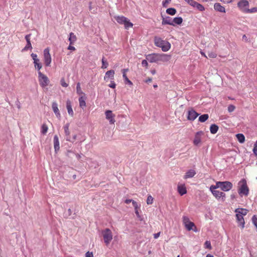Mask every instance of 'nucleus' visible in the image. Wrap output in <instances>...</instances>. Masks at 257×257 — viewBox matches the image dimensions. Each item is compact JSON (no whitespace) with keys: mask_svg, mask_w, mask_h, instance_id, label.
<instances>
[{"mask_svg":"<svg viewBox=\"0 0 257 257\" xmlns=\"http://www.w3.org/2000/svg\"><path fill=\"white\" fill-rule=\"evenodd\" d=\"M209 118V115L208 114H204L203 115H201L199 117V121L203 122H205L206 120H207Z\"/></svg>","mask_w":257,"mask_h":257,"instance_id":"7c9ffc66","label":"nucleus"},{"mask_svg":"<svg viewBox=\"0 0 257 257\" xmlns=\"http://www.w3.org/2000/svg\"><path fill=\"white\" fill-rule=\"evenodd\" d=\"M132 204L135 210H137V208H139V206L137 202L133 200L132 201Z\"/></svg>","mask_w":257,"mask_h":257,"instance_id":"603ef678","label":"nucleus"},{"mask_svg":"<svg viewBox=\"0 0 257 257\" xmlns=\"http://www.w3.org/2000/svg\"><path fill=\"white\" fill-rule=\"evenodd\" d=\"M86 257H93L92 252L87 251L85 254Z\"/></svg>","mask_w":257,"mask_h":257,"instance_id":"864d4df0","label":"nucleus"},{"mask_svg":"<svg viewBox=\"0 0 257 257\" xmlns=\"http://www.w3.org/2000/svg\"><path fill=\"white\" fill-rule=\"evenodd\" d=\"M108 86L111 88H115L116 87V84L114 81H111V83L108 85Z\"/></svg>","mask_w":257,"mask_h":257,"instance_id":"09e8293b","label":"nucleus"},{"mask_svg":"<svg viewBox=\"0 0 257 257\" xmlns=\"http://www.w3.org/2000/svg\"><path fill=\"white\" fill-rule=\"evenodd\" d=\"M203 134L204 133L202 131L196 133L193 141V143L195 145L197 146L201 143V137Z\"/></svg>","mask_w":257,"mask_h":257,"instance_id":"ddd939ff","label":"nucleus"},{"mask_svg":"<svg viewBox=\"0 0 257 257\" xmlns=\"http://www.w3.org/2000/svg\"><path fill=\"white\" fill-rule=\"evenodd\" d=\"M237 7L241 11L246 13V11L249 7V3L247 0H240L237 3Z\"/></svg>","mask_w":257,"mask_h":257,"instance_id":"9d476101","label":"nucleus"},{"mask_svg":"<svg viewBox=\"0 0 257 257\" xmlns=\"http://www.w3.org/2000/svg\"><path fill=\"white\" fill-rule=\"evenodd\" d=\"M76 92H77V93L79 95L84 94L81 90V86H80V83L79 82H78L77 83Z\"/></svg>","mask_w":257,"mask_h":257,"instance_id":"72a5a7b5","label":"nucleus"},{"mask_svg":"<svg viewBox=\"0 0 257 257\" xmlns=\"http://www.w3.org/2000/svg\"><path fill=\"white\" fill-rule=\"evenodd\" d=\"M162 24L164 25H170L175 26L174 24L172 22V19L169 17L166 18H163L162 22Z\"/></svg>","mask_w":257,"mask_h":257,"instance_id":"412c9836","label":"nucleus"},{"mask_svg":"<svg viewBox=\"0 0 257 257\" xmlns=\"http://www.w3.org/2000/svg\"><path fill=\"white\" fill-rule=\"evenodd\" d=\"M142 65L143 67H145L146 68L148 67V63L147 60H143L142 62Z\"/></svg>","mask_w":257,"mask_h":257,"instance_id":"8fccbe9b","label":"nucleus"},{"mask_svg":"<svg viewBox=\"0 0 257 257\" xmlns=\"http://www.w3.org/2000/svg\"><path fill=\"white\" fill-rule=\"evenodd\" d=\"M171 2V0H165L163 2V6L164 7H168V4Z\"/></svg>","mask_w":257,"mask_h":257,"instance_id":"de8ad7c7","label":"nucleus"},{"mask_svg":"<svg viewBox=\"0 0 257 257\" xmlns=\"http://www.w3.org/2000/svg\"><path fill=\"white\" fill-rule=\"evenodd\" d=\"M31 56L34 60L35 67L37 68L38 70H40L42 68V66L40 62V60L37 58V55L36 54L32 53Z\"/></svg>","mask_w":257,"mask_h":257,"instance_id":"f8f14e48","label":"nucleus"},{"mask_svg":"<svg viewBox=\"0 0 257 257\" xmlns=\"http://www.w3.org/2000/svg\"><path fill=\"white\" fill-rule=\"evenodd\" d=\"M68 50H72V51H75V48L74 46H72V45L70 44L69 46L68 47Z\"/></svg>","mask_w":257,"mask_h":257,"instance_id":"13d9d810","label":"nucleus"},{"mask_svg":"<svg viewBox=\"0 0 257 257\" xmlns=\"http://www.w3.org/2000/svg\"><path fill=\"white\" fill-rule=\"evenodd\" d=\"M200 54H201L202 56L205 57V58H207V56H206V54L203 51H201L200 52Z\"/></svg>","mask_w":257,"mask_h":257,"instance_id":"0e129e2a","label":"nucleus"},{"mask_svg":"<svg viewBox=\"0 0 257 257\" xmlns=\"http://www.w3.org/2000/svg\"><path fill=\"white\" fill-rule=\"evenodd\" d=\"M54 147L55 152L59 151L60 149L59 138L57 135L54 136L53 139Z\"/></svg>","mask_w":257,"mask_h":257,"instance_id":"4be33fe9","label":"nucleus"},{"mask_svg":"<svg viewBox=\"0 0 257 257\" xmlns=\"http://www.w3.org/2000/svg\"><path fill=\"white\" fill-rule=\"evenodd\" d=\"M115 19L119 24L124 25L125 28L126 29L132 28L133 26V23H132L127 18L124 16H117L115 17Z\"/></svg>","mask_w":257,"mask_h":257,"instance_id":"20e7f679","label":"nucleus"},{"mask_svg":"<svg viewBox=\"0 0 257 257\" xmlns=\"http://www.w3.org/2000/svg\"><path fill=\"white\" fill-rule=\"evenodd\" d=\"M236 138L240 143H242L245 141V137L243 134H238L236 135Z\"/></svg>","mask_w":257,"mask_h":257,"instance_id":"2f4dec72","label":"nucleus"},{"mask_svg":"<svg viewBox=\"0 0 257 257\" xmlns=\"http://www.w3.org/2000/svg\"><path fill=\"white\" fill-rule=\"evenodd\" d=\"M218 185L217 187H219L224 191H228L233 186L232 184L229 181L218 182Z\"/></svg>","mask_w":257,"mask_h":257,"instance_id":"6e6552de","label":"nucleus"},{"mask_svg":"<svg viewBox=\"0 0 257 257\" xmlns=\"http://www.w3.org/2000/svg\"><path fill=\"white\" fill-rule=\"evenodd\" d=\"M114 73V71L113 70L107 71L106 72L105 75L104 77V80L107 81L109 79L111 80H113Z\"/></svg>","mask_w":257,"mask_h":257,"instance_id":"6ab92c4d","label":"nucleus"},{"mask_svg":"<svg viewBox=\"0 0 257 257\" xmlns=\"http://www.w3.org/2000/svg\"><path fill=\"white\" fill-rule=\"evenodd\" d=\"M153 200L154 199L152 196L151 195H149L147 199V203L148 205L152 204L153 202Z\"/></svg>","mask_w":257,"mask_h":257,"instance_id":"58836bf2","label":"nucleus"},{"mask_svg":"<svg viewBox=\"0 0 257 257\" xmlns=\"http://www.w3.org/2000/svg\"><path fill=\"white\" fill-rule=\"evenodd\" d=\"M79 102L80 107L83 108V107H85L86 106L85 99L83 98V96H81L79 97Z\"/></svg>","mask_w":257,"mask_h":257,"instance_id":"473e14b6","label":"nucleus"},{"mask_svg":"<svg viewBox=\"0 0 257 257\" xmlns=\"http://www.w3.org/2000/svg\"><path fill=\"white\" fill-rule=\"evenodd\" d=\"M238 193L242 197L247 196L249 194V188L247 186L246 181L245 179H242L238 183Z\"/></svg>","mask_w":257,"mask_h":257,"instance_id":"7ed1b4c3","label":"nucleus"},{"mask_svg":"<svg viewBox=\"0 0 257 257\" xmlns=\"http://www.w3.org/2000/svg\"><path fill=\"white\" fill-rule=\"evenodd\" d=\"M76 138H77V136L76 135H74L73 137V138H72V140H71V142L74 141L76 139Z\"/></svg>","mask_w":257,"mask_h":257,"instance_id":"69168bd1","label":"nucleus"},{"mask_svg":"<svg viewBox=\"0 0 257 257\" xmlns=\"http://www.w3.org/2000/svg\"><path fill=\"white\" fill-rule=\"evenodd\" d=\"M160 232H158L157 233L154 234V238L155 239H157V238L159 237V236H160Z\"/></svg>","mask_w":257,"mask_h":257,"instance_id":"052dcab7","label":"nucleus"},{"mask_svg":"<svg viewBox=\"0 0 257 257\" xmlns=\"http://www.w3.org/2000/svg\"><path fill=\"white\" fill-rule=\"evenodd\" d=\"M236 213V218L237 221L239 223L240 226L242 228H243L244 227V224L245 222L243 218V216L241 215L240 214L238 213Z\"/></svg>","mask_w":257,"mask_h":257,"instance_id":"a211bd4d","label":"nucleus"},{"mask_svg":"<svg viewBox=\"0 0 257 257\" xmlns=\"http://www.w3.org/2000/svg\"><path fill=\"white\" fill-rule=\"evenodd\" d=\"M44 60L45 65L46 66H50L52 59L49 48H47L44 50Z\"/></svg>","mask_w":257,"mask_h":257,"instance_id":"1a4fd4ad","label":"nucleus"},{"mask_svg":"<svg viewBox=\"0 0 257 257\" xmlns=\"http://www.w3.org/2000/svg\"><path fill=\"white\" fill-rule=\"evenodd\" d=\"M77 38L75 35L72 32H71L69 34V41L70 44L72 45L76 41Z\"/></svg>","mask_w":257,"mask_h":257,"instance_id":"cd10ccee","label":"nucleus"},{"mask_svg":"<svg viewBox=\"0 0 257 257\" xmlns=\"http://www.w3.org/2000/svg\"><path fill=\"white\" fill-rule=\"evenodd\" d=\"M183 222L186 228L188 231L193 230L195 232L197 231L196 227L195 226V224L193 222L190 221L188 217L183 216Z\"/></svg>","mask_w":257,"mask_h":257,"instance_id":"423d86ee","label":"nucleus"},{"mask_svg":"<svg viewBox=\"0 0 257 257\" xmlns=\"http://www.w3.org/2000/svg\"><path fill=\"white\" fill-rule=\"evenodd\" d=\"M154 44L156 46L161 48L163 52L168 51L171 47V44L168 41L156 36L154 38Z\"/></svg>","mask_w":257,"mask_h":257,"instance_id":"f03ea898","label":"nucleus"},{"mask_svg":"<svg viewBox=\"0 0 257 257\" xmlns=\"http://www.w3.org/2000/svg\"><path fill=\"white\" fill-rule=\"evenodd\" d=\"M52 107L54 112L55 113L56 116L58 118H60L61 117V114L59 112V110L58 108L57 104L56 102H53L52 104Z\"/></svg>","mask_w":257,"mask_h":257,"instance_id":"aec40b11","label":"nucleus"},{"mask_svg":"<svg viewBox=\"0 0 257 257\" xmlns=\"http://www.w3.org/2000/svg\"><path fill=\"white\" fill-rule=\"evenodd\" d=\"M235 213H238L242 215L243 216L247 214L248 210L244 208H236L235 211Z\"/></svg>","mask_w":257,"mask_h":257,"instance_id":"bb28decb","label":"nucleus"},{"mask_svg":"<svg viewBox=\"0 0 257 257\" xmlns=\"http://www.w3.org/2000/svg\"><path fill=\"white\" fill-rule=\"evenodd\" d=\"M132 201H133V200H132V199H126L125 200L124 202L126 204H129L130 203L132 202Z\"/></svg>","mask_w":257,"mask_h":257,"instance_id":"bf43d9fd","label":"nucleus"},{"mask_svg":"<svg viewBox=\"0 0 257 257\" xmlns=\"http://www.w3.org/2000/svg\"><path fill=\"white\" fill-rule=\"evenodd\" d=\"M218 130V126L215 124H211L210 127V132L211 134H216L217 131Z\"/></svg>","mask_w":257,"mask_h":257,"instance_id":"c85d7f7f","label":"nucleus"},{"mask_svg":"<svg viewBox=\"0 0 257 257\" xmlns=\"http://www.w3.org/2000/svg\"><path fill=\"white\" fill-rule=\"evenodd\" d=\"M31 36V34H30L27 35L25 36V39L27 41V43L31 42V41H30Z\"/></svg>","mask_w":257,"mask_h":257,"instance_id":"3c124183","label":"nucleus"},{"mask_svg":"<svg viewBox=\"0 0 257 257\" xmlns=\"http://www.w3.org/2000/svg\"><path fill=\"white\" fill-rule=\"evenodd\" d=\"M177 191L181 196L187 193V189L184 184H179L177 186Z\"/></svg>","mask_w":257,"mask_h":257,"instance_id":"2eb2a0df","label":"nucleus"},{"mask_svg":"<svg viewBox=\"0 0 257 257\" xmlns=\"http://www.w3.org/2000/svg\"><path fill=\"white\" fill-rule=\"evenodd\" d=\"M174 25H181L183 22V19L181 17H176L172 20Z\"/></svg>","mask_w":257,"mask_h":257,"instance_id":"c756f323","label":"nucleus"},{"mask_svg":"<svg viewBox=\"0 0 257 257\" xmlns=\"http://www.w3.org/2000/svg\"><path fill=\"white\" fill-rule=\"evenodd\" d=\"M217 185H218V182H217L216 183V185H211L210 187V190L211 191V192H212V193H213V191H216V189L217 188H218L219 187H217Z\"/></svg>","mask_w":257,"mask_h":257,"instance_id":"4c0bfd02","label":"nucleus"},{"mask_svg":"<svg viewBox=\"0 0 257 257\" xmlns=\"http://www.w3.org/2000/svg\"><path fill=\"white\" fill-rule=\"evenodd\" d=\"M102 234L104 243L106 245H108L113 238L111 231L109 228H105L102 231Z\"/></svg>","mask_w":257,"mask_h":257,"instance_id":"39448f33","label":"nucleus"},{"mask_svg":"<svg viewBox=\"0 0 257 257\" xmlns=\"http://www.w3.org/2000/svg\"><path fill=\"white\" fill-rule=\"evenodd\" d=\"M66 107L69 114L71 116H73L74 112L72 108L71 102L69 100H67L66 101Z\"/></svg>","mask_w":257,"mask_h":257,"instance_id":"5701e85b","label":"nucleus"},{"mask_svg":"<svg viewBox=\"0 0 257 257\" xmlns=\"http://www.w3.org/2000/svg\"><path fill=\"white\" fill-rule=\"evenodd\" d=\"M196 173L194 170H189L186 173L184 176V178L186 179L189 178H192L196 175Z\"/></svg>","mask_w":257,"mask_h":257,"instance_id":"b1692460","label":"nucleus"},{"mask_svg":"<svg viewBox=\"0 0 257 257\" xmlns=\"http://www.w3.org/2000/svg\"><path fill=\"white\" fill-rule=\"evenodd\" d=\"M152 78H149L148 79H147V80H145V82H146V83L150 82L152 81Z\"/></svg>","mask_w":257,"mask_h":257,"instance_id":"e2e57ef3","label":"nucleus"},{"mask_svg":"<svg viewBox=\"0 0 257 257\" xmlns=\"http://www.w3.org/2000/svg\"><path fill=\"white\" fill-rule=\"evenodd\" d=\"M206 257H214V256L210 254H207Z\"/></svg>","mask_w":257,"mask_h":257,"instance_id":"774afa93","label":"nucleus"},{"mask_svg":"<svg viewBox=\"0 0 257 257\" xmlns=\"http://www.w3.org/2000/svg\"><path fill=\"white\" fill-rule=\"evenodd\" d=\"M214 8L216 11L225 13V8L222 6L220 3H215L214 5Z\"/></svg>","mask_w":257,"mask_h":257,"instance_id":"393cba45","label":"nucleus"},{"mask_svg":"<svg viewBox=\"0 0 257 257\" xmlns=\"http://www.w3.org/2000/svg\"><path fill=\"white\" fill-rule=\"evenodd\" d=\"M38 80L40 85L42 87H46L48 85L49 83V80L48 77L40 71L38 72Z\"/></svg>","mask_w":257,"mask_h":257,"instance_id":"0eeeda50","label":"nucleus"},{"mask_svg":"<svg viewBox=\"0 0 257 257\" xmlns=\"http://www.w3.org/2000/svg\"><path fill=\"white\" fill-rule=\"evenodd\" d=\"M61 84L63 87H67L68 86V84L65 81L64 78L61 79Z\"/></svg>","mask_w":257,"mask_h":257,"instance_id":"49530a36","label":"nucleus"},{"mask_svg":"<svg viewBox=\"0 0 257 257\" xmlns=\"http://www.w3.org/2000/svg\"><path fill=\"white\" fill-rule=\"evenodd\" d=\"M208 56L211 58H215L217 57V54L214 52H210L208 53Z\"/></svg>","mask_w":257,"mask_h":257,"instance_id":"79ce46f5","label":"nucleus"},{"mask_svg":"<svg viewBox=\"0 0 257 257\" xmlns=\"http://www.w3.org/2000/svg\"><path fill=\"white\" fill-rule=\"evenodd\" d=\"M198 115L199 114L197 113L194 109L191 108L188 111L187 118L190 120H194Z\"/></svg>","mask_w":257,"mask_h":257,"instance_id":"4468645a","label":"nucleus"},{"mask_svg":"<svg viewBox=\"0 0 257 257\" xmlns=\"http://www.w3.org/2000/svg\"><path fill=\"white\" fill-rule=\"evenodd\" d=\"M138 209L139 208H137V210H135V213L136 214L137 216L138 217H140V214H139V212Z\"/></svg>","mask_w":257,"mask_h":257,"instance_id":"680f3d73","label":"nucleus"},{"mask_svg":"<svg viewBox=\"0 0 257 257\" xmlns=\"http://www.w3.org/2000/svg\"><path fill=\"white\" fill-rule=\"evenodd\" d=\"M186 2H187L190 6H192L195 1L194 0H184Z\"/></svg>","mask_w":257,"mask_h":257,"instance_id":"5fc2aeb1","label":"nucleus"},{"mask_svg":"<svg viewBox=\"0 0 257 257\" xmlns=\"http://www.w3.org/2000/svg\"><path fill=\"white\" fill-rule=\"evenodd\" d=\"M253 152L254 154H255V155L256 156H257V146H256L254 145Z\"/></svg>","mask_w":257,"mask_h":257,"instance_id":"6e6d98bb","label":"nucleus"},{"mask_svg":"<svg viewBox=\"0 0 257 257\" xmlns=\"http://www.w3.org/2000/svg\"><path fill=\"white\" fill-rule=\"evenodd\" d=\"M48 127L46 124H43L41 126V132L43 135H45L48 131Z\"/></svg>","mask_w":257,"mask_h":257,"instance_id":"c9c22d12","label":"nucleus"},{"mask_svg":"<svg viewBox=\"0 0 257 257\" xmlns=\"http://www.w3.org/2000/svg\"><path fill=\"white\" fill-rule=\"evenodd\" d=\"M128 71V69H124L122 70V73H126V72H127Z\"/></svg>","mask_w":257,"mask_h":257,"instance_id":"338daca9","label":"nucleus"},{"mask_svg":"<svg viewBox=\"0 0 257 257\" xmlns=\"http://www.w3.org/2000/svg\"><path fill=\"white\" fill-rule=\"evenodd\" d=\"M257 12V8H253L251 9H247L246 11V13H252Z\"/></svg>","mask_w":257,"mask_h":257,"instance_id":"37998d69","label":"nucleus"},{"mask_svg":"<svg viewBox=\"0 0 257 257\" xmlns=\"http://www.w3.org/2000/svg\"><path fill=\"white\" fill-rule=\"evenodd\" d=\"M176 10L174 8H169L167 9L166 13L170 15L173 16L175 15L176 13Z\"/></svg>","mask_w":257,"mask_h":257,"instance_id":"f704fd0d","label":"nucleus"},{"mask_svg":"<svg viewBox=\"0 0 257 257\" xmlns=\"http://www.w3.org/2000/svg\"><path fill=\"white\" fill-rule=\"evenodd\" d=\"M29 49H32V46L31 42L27 43V45L24 48L25 50H27Z\"/></svg>","mask_w":257,"mask_h":257,"instance_id":"a18cd8bd","label":"nucleus"},{"mask_svg":"<svg viewBox=\"0 0 257 257\" xmlns=\"http://www.w3.org/2000/svg\"><path fill=\"white\" fill-rule=\"evenodd\" d=\"M102 65L101 66L102 68L105 69L107 67L108 64L106 61L104 60V57H103L102 59Z\"/></svg>","mask_w":257,"mask_h":257,"instance_id":"ea45409f","label":"nucleus"},{"mask_svg":"<svg viewBox=\"0 0 257 257\" xmlns=\"http://www.w3.org/2000/svg\"><path fill=\"white\" fill-rule=\"evenodd\" d=\"M192 7L196 8L198 10H199L200 12H203L205 10L204 6L201 4L198 3L196 1L194 2Z\"/></svg>","mask_w":257,"mask_h":257,"instance_id":"a878e982","label":"nucleus"},{"mask_svg":"<svg viewBox=\"0 0 257 257\" xmlns=\"http://www.w3.org/2000/svg\"><path fill=\"white\" fill-rule=\"evenodd\" d=\"M122 77L126 83H127L130 85H133L132 82L131 80H130L129 79L127 78L126 73H123Z\"/></svg>","mask_w":257,"mask_h":257,"instance_id":"e433bc0d","label":"nucleus"},{"mask_svg":"<svg viewBox=\"0 0 257 257\" xmlns=\"http://www.w3.org/2000/svg\"><path fill=\"white\" fill-rule=\"evenodd\" d=\"M105 114L106 118L109 120L110 124H114L115 122V114H113L111 110H107L105 111Z\"/></svg>","mask_w":257,"mask_h":257,"instance_id":"9b49d317","label":"nucleus"},{"mask_svg":"<svg viewBox=\"0 0 257 257\" xmlns=\"http://www.w3.org/2000/svg\"><path fill=\"white\" fill-rule=\"evenodd\" d=\"M212 194L216 199H218L221 198L223 201L225 200V194L224 193L218 190H216L215 191H213Z\"/></svg>","mask_w":257,"mask_h":257,"instance_id":"dca6fc26","label":"nucleus"},{"mask_svg":"<svg viewBox=\"0 0 257 257\" xmlns=\"http://www.w3.org/2000/svg\"><path fill=\"white\" fill-rule=\"evenodd\" d=\"M220 1L223 3L229 4L232 2V0H220Z\"/></svg>","mask_w":257,"mask_h":257,"instance_id":"4d7b16f0","label":"nucleus"},{"mask_svg":"<svg viewBox=\"0 0 257 257\" xmlns=\"http://www.w3.org/2000/svg\"><path fill=\"white\" fill-rule=\"evenodd\" d=\"M171 56L167 54L153 53L147 55L146 59L151 63L165 62L169 61Z\"/></svg>","mask_w":257,"mask_h":257,"instance_id":"f257e3e1","label":"nucleus"},{"mask_svg":"<svg viewBox=\"0 0 257 257\" xmlns=\"http://www.w3.org/2000/svg\"><path fill=\"white\" fill-rule=\"evenodd\" d=\"M204 246L206 248H208L209 249H211L212 248L211 243L209 241H206L204 243Z\"/></svg>","mask_w":257,"mask_h":257,"instance_id":"a19ab883","label":"nucleus"},{"mask_svg":"<svg viewBox=\"0 0 257 257\" xmlns=\"http://www.w3.org/2000/svg\"><path fill=\"white\" fill-rule=\"evenodd\" d=\"M235 108V107L233 105H229L228 106V111L230 112H232L234 110Z\"/></svg>","mask_w":257,"mask_h":257,"instance_id":"c03bdc74","label":"nucleus"},{"mask_svg":"<svg viewBox=\"0 0 257 257\" xmlns=\"http://www.w3.org/2000/svg\"><path fill=\"white\" fill-rule=\"evenodd\" d=\"M69 124L66 123L63 126V128L64 130V133H65L66 141L70 142V141H71V137H70V133L69 131Z\"/></svg>","mask_w":257,"mask_h":257,"instance_id":"f3484780","label":"nucleus"}]
</instances>
